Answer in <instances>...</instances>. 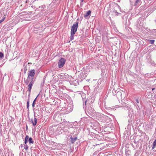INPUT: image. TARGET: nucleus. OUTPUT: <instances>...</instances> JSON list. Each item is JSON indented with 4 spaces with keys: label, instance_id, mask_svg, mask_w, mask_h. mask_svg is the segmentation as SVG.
Listing matches in <instances>:
<instances>
[{
    "label": "nucleus",
    "instance_id": "cd10ccee",
    "mask_svg": "<svg viewBox=\"0 0 156 156\" xmlns=\"http://www.w3.org/2000/svg\"><path fill=\"white\" fill-rule=\"evenodd\" d=\"M136 103H139V100H138V99H136Z\"/></svg>",
    "mask_w": 156,
    "mask_h": 156
},
{
    "label": "nucleus",
    "instance_id": "c9c22d12",
    "mask_svg": "<svg viewBox=\"0 0 156 156\" xmlns=\"http://www.w3.org/2000/svg\"><path fill=\"white\" fill-rule=\"evenodd\" d=\"M27 64H28V65H29V64H30L29 63H28Z\"/></svg>",
    "mask_w": 156,
    "mask_h": 156
},
{
    "label": "nucleus",
    "instance_id": "c756f323",
    "mask_svg": "<svg viewBox=\"0 0 156 156\" xmlns=\"http://www.w3.org/2000/svg\"><path fill=\"white\" fill-rule=\"evenodd\" d=\"M115 107H116L115 108H117L119 107V106L118 105H117V106L116 105Z\"/></svg>",
    "mask_w": 156,
    "mask_h": 156
},
{
    "label": "nucleus",
    "instance_id": "f03ea898",
    "mask_svg": "<svg viewBox=\"0 0 156 156\" xmlns=\"http://www.w3.org/2000/svg\"><path fill=\"white\" fill-rule=\"evenodd\" d=\"M76 70L77 73H80L79 76L82 79H85L87 76V75L90 72V70L89 69H82L80 70V69H78Z\"/></svg>",
    "mask_w": 156,
    "mask_h": 156
},
{
    "label": "nucleus",
    "instance_id": "4be33fe9",
    "mask_svg": "<svg viewBox=\"0 0 156 156\" xmlns=\"http://www.w3.org/2000/svg\"><path fill=\"white\" fill-rule=\"evenodd\" d=\"M24 149L26 150H28L29 147L28 146L27 144L24 145Z\"/></svg>",
    "mask_w": 156,
    "mask_h": 156
},
{
    "label": "nucleus",
    "instance_id": "1a4fd4ad",
    "mask_svg": "<svg viewBox=\"0 0 156 156\" xmlns=\"http://www.w3.org/2000/svg\"><path fill=\"white\" fill-rule=\"evenodd\" d=\"M91 13V11L90 10L87 11L86 13L85 14L84 17L86 18H87V17L88 16L90 15Z\"/></svg>",
    "mask_w": 156,
    "mask_h": 156
},
{
    "label": "nucleus",
    "instance_id": "f257e3e1",
    "mask_svg": "<svg viewBox=\"0 0 156 156\" xmlns=\"http://www.w3.org/2000/svg\"><path fill=\"white\" fill-rule=\"evenodd\" d=\"M35 71L34 69H31L28 72L27 78L25 81L26 85H28V90L29 91L28 97L29 98L32 87L34 83L35 79L34 76L35 74Z\"/></svg>",
    "mask_w": 156,
    "mask_h": 156
},
{
    "label": "nucleus",
    "instance_id": "f8f14e48",
    "mask_svg": "<svg viewBox=\"0 0 156 156\" xmlns=\"http://www.w3.org/2000/svg\"><path fill=\"white\" fill-rule=\"evenodd\" d=\"M104 79V78L103 77H102L101 78H100L98 81V84H100L102 82H103Z\"/></svg>",
    "mask_w": 156,
    "mask_h": 156
},
{
    "label": "nucleus",
    "instance_id": "f704fd0d",
    "mask_svg": "<svg viewBox=\"0 0 156 156\" xmlns=\"http://www.w3.org/2000/svg\"><path fill=\"white\" fill-rule=\"evenodd\" d=\"M155 34L156 35V31L155 32Z\"/></svg>",
    "mask_w": 156,
    "mask_h": 156
},
{
    "label": "nucleus",
    "instance_id": "9b49d317",
    "mask_svg": "<svg viewBox=\"0 0 156 156\" xmlns=\"http://www.w3.org/2000/svg\"><path fill=\"white\" fill-rule=\"evenodd\" d=\"M87 110L88 112L89 111L90 112H93L94 109L91 106H89L88 107Z\"/></svg>",
    "mask_w": 156,
    "mask_h": 156
},
{
    "label": "nucleus",
    "instance_id": "f3484780",
    "mask_svg": "<svg viewBox=\"0 0 156 156\" xmlns=\"http://www.w3.org/2000/svg\"><path fill=\"white\" fill-rule=\"evenodd\" d=\"M29 98L27 101V108L29 109Z\"/></svg>",
    "mask_w": 156,
    "mask_h": 156
},
{
    "label": "nucleus",
    "instance_id": "423d86ee",
    "mask_svg": "<svg viewBox=\"0 0 156 156\" xmlns=\"http://www.w3.org/2000/svg\"><path fill=\"white\" fill-rule=\"evenodd\" d=\"M36 114L37 113H36L35 112H34V121L33 119H31V122L34 126H35L36 125L37 122V116L36 115Z\"/></svg>",
    "mask_w": 156,
    "mask_h": 156
},
{
    "label": "nucleus",
    "instance_id": "6e6552de",
    "mask_svg": "<svg viewBox=\"0 0 156 156\" xmlns=\"http://www.w3.org/2000/svg\"><path fill=\"white\" fill-rule=\"evenodd\" d=\"M77 137H73V136H71L70 137V141H71V142L72 144H73L77 140Z\"/></svg>",
    "mask_w": 156,
    "mask_h": 156
},
{
    "label": "nucleus",
    "instance_id": "c85d7f7f",
    "mask_svg": "<svg viewBox=\"0 0 156 156\" xmlns=\"http://www.w3.org/2000/svg\"><path fill=\"white\" fill-rule=\"evenodd\" d=\"M24 147V146H23V144H21V145H20V147Z\"/></svg>",
    "mask_w": 156,
    "mask_h": 156
},
{
    "label": "nucleus",
    "instance_id": "2eb2a0df",
    "mask_svg": "<svg viewBox=\"0 0 156 156\" xmlns=\"http://www.w3.org/2000/svg\"><path fill=\"white\" fill-rule=\"evenodd\" d=\"M29 142L30 144H33L34 143V142L32 140V139L31 137H30L29 139Z\"/></svg>",
    "mask_w": 156,
    "mask_h": 156
},
{
    "label": "nucleus",
    "instance_id": "7ed1b4c3",
    "mask_svg": "<svg viewBox=\"0 0 156 156\" xmlns=\"http://www.w3.org/2000/svg\"><path fill=\"white\" fill-rule=\"evenodd\" d=\"M69 81L70 84L72 85L76 86L79 84L78 80L75 79L72 77H70V78L69 79Z\"/></svg>",
    "mask_w": 156,
    "mask_h": 156
},
{
    "label": "nucleus",
    "instance_id": "dca6fc26",
    "mask_svg": "<svg viewBox=\"0 0 156 156\" xmlns=\"http://www.w3.org/2000/svg\"><path fill=\"white\" fill-rule=\"evenodd\" d=\"M75 34L74 33H71V36H70V40L71 41H72L74 39V35Z\"/></svg>",
    "mask_w": 156,
    "mask_h": 156
},
{
    "label": "nucleus",
    "instance_id": "0eeeda50",
    "mask_svg": "<svg viewBox=\"0 0 156 156\" xmlns=\"http://www.w3.org/2000/svg\"><path fill=\"white\" fill-rule=\"evenodd\" d=\"M125 93L123 92V93L122 94L120 91H118L117 93V96L118 98L120 97L121 99H122V98H124V97L123 96V95H124Z\"/></svg>",
    "mask_w": 156,
    "mask_h": 156
},
{
    "label": "nucleus",
    "instance_id": "39448f33",
    "mask_svg": "<svg viewBox=\"0 0 156 156\" xmlns=\"http://www.w3.org/2000/svg\"><path fill=\"white\" fill-rule=\"evenodd\" d=\"M66 61V59L63 58H61L59 59L58 63L59 68L63 67Z\"/></svg>",
    "mask_w": 156,
    "mask_h": 156
},
{
    "label": "nucleus",
    "instance_id": "5701e85b",
    "mask_svg": "<svg viewBox=\"0 0 156 156\" xmlns=\"http://www.w3.org/2000/svg\"><path fill=\"white\" fill-rule=\"evenodd\" d=\"M154 40H150V42L151 44H153L154 42Z\"/></svg>",
    "mask_w": 156,
    "mask_h": 156
},
{
    "label": "nucleus",
    "instance_id": "4468645a",
    "mask_svg": "<svg viewBox=\"0 0 156 156\" xmlns=\"http://www.w3.org/2000/svg\"><path fill=\"white\" fill-rule=\"evenodd\" d=\"M156 146V139L154 141V142L153 143L152 149H153Z\"/></svg>",
    "mask_w": 156,
    "mask_h": 156
},
{
    "label": "nucleus",
    "instance_id": "ddd939ff",
    "mask_svg": "<svg viewBox=\"0 0 156 156\" xmlns=\"http://www.w3.org/2000/svg\"><path fill=\"white\" fill-rule=\"evenodd\" d=\"M141 0H136L134 5V6H136L140 3Z\"/></svg>",
    "mask_w": 156,
    "mask_h": 156
},
{
    "label": "nucleus",
    "instance_id": "e433bc0d",
    "mask_svg": "<svg viewBox=\"0 0 156 156\" xmlns=\"http://www.w3.org/2000/svg\"><path fill=\"white\" fill-rule=\"evenodd\" d=\"M26 127H27V126Z\"/></svg>",
    "mask_w": 156,
    "mask_h": 156
},
{
    "label": "nucleus",
    "instance_id": "aec40b11",
    "mask_svg": "<svg viewBox=\"0 0 156 156\" xmlns=\"http://www.w3.org/2000/svg\"><path fill=\"white\" fill-rule=\"evenodd\" d=\"M113 12L115 13V15L116 16H118L119 14V13L118 12H117V11L116 10H114L113 11Z\"/></svg>",
    "mask_w": 156,
    "mask_h": 156
},
{
    "label": "nucleus",
    "instance_id": "bb28decb",
    "mask_svg": "<svg viewBox=\"0 0 156 156\" xmlns=\"http://www.w3.org/2000/svg\"><path fill=\"white\" fill-rule=\"evenodd\" d=\"M156 31V29H153L152 30V32H153L154 33H155V32Z\"/></svg>",
    "mask_w": 156,
    "mask_h": 156
},
{
    "label": "nucleus",
    "instance_id": "b1692460",
    "mask_svg": "<svg viewBox=\"0 0 156 156\" xmlns=\"http://www.w3.org/2000/svg\"><path fill=\"white\" fill-rule=\"evenodd\" d=\"M5 17H2V19L0 20V24L4 20H5Z\"/></svg>",
    "mask_w": 156,
    "mask_h": 156
},
{
    "label": "nucleus",
    "instance_id": "a211bd4d",
    "mask_svg": "<svg viewBox=\"0 0 156 156\" xmlns=\"http://www.w3.org/2000/svg\"><path fill=\"white\" fill-rule=\"evenodd\" d=\"M37 98V97L33 101V103H32V107L33 108H34L35 106V103L36 101Z\"/></svg>",
    "mask_w": 156,
    "mask_h": 156
},
{
    "label": "nucleus",
    "instance_id": "473e14b6",
    "mask_svg": "<svg viewBox=\"0 0 156 156\" xmlns=\"http://www.w3.org/2000/svg\"><path fill=\"white\" fill-rule=\"evenodd\" d=\"M154 89H155V88H152V90H154Z\"/></svg>",
    "mask_w": 156,
    "mask_h": 156
},
{
    "label": "nucleus",
    "instance_id": "a878e982",
    "mask_svg": "<svg viewBox=\"0 0 156 156\" xmlns=\"http://www.w3.org/2000/svg\"><path fill=\"white\" fill-rule=\"evenodd\" d=\"M27 138H25V142H24L25 145L26 144H27V142H28L27 141Z\"/></svg>",
    "mask_w": 156,
    "mask_h": 156
},
{
    "label": "nucleus",
    "instance_id": "393cba45",
    "mask_svg": "<svg viewBox=\"0 0 156 156\" xmlns=\"http://www.w3.org/2000/svg\"><path fill=\"white\" fill-rule=\"evenodd\" d=\"M25 138H27V142H29V136L28 135H26Z\"/></svg>",
    "mask_w": 156,
    "mask_h": 156
},
{
    "label": "nucleus",
    "instance_id": "7c9ffc66",
    "mask_svg": "<svg viewBox=\"0 0 156 156\" xmlns=\"http://www.w3.org/2000/svg\"><path fill=\"white\" fill-rule=\"evenodd\" d=\"M27 63H25L24 64V66L25 65L27 66Z\"/></svg>",
    "mask_w": 156,
    "mask_h": 156
},
{
    "label": "nucleus",
    "instance_id": "412c9836",
    "mask_svg": "<svg viewBox=\"0 0 156 156\" xmlns=\"http://www.w3.org/2000/svg\"><path fill=\"white\" fill-rule=\"evenodd\" d=\"M4 57L3 54L1 52H0V58H3Z\"/></svg>",
    "mask_w": 156,
    "mask_h": 156
},
{
    "label": "nucleus",
    "instance_id": "9d476101",
    "mask_svg": "<svg viewBox=\"0 0 156 156\" xmlns=\"http://www.w3.org/2000/svg\"><path fill=\"white\" fill-rule=\"evenodd\" d=\"M83 98V106H84V105L85 106L86 105V103H88L89 101L88 100H86V99L85 98Z\"/></svg>",
    "mask_w": 156,
    "mask_h": 156
},
{
    "label": "nucleus",
    "instance_id": "72a5a7b5",
    "mask_svg": "<svg viewBox=\"0 0 156 156\" xmlns=\"http://www.w3.org/2000/svg\"><path fill=\"white\" fill-rule=\"evenodd\" d=\"M82 4L83 5V4L81 2L80 5H81Z\"/></svg>",
    "mask_w": 156,
    "mask_h": 156
},
{
    "label": "nucleus",
    "instance_id": "20e7f679",
    "mask_svg": "<svg viewBox=\"0 0 156 156\" xmlns=\"http://www.w3.org/2000/svg\"><path fill=\"white\" fill-rule=\"evenodd\" d=\"M78 22H76L75 23L73 24L71 28V33L73 34L75 33L78 28Z\"/></svg>",
    "mask_w": 156,
    "mask_h": 156
},
{
    "label": "nucleus",
    "instance_id": "2f4dec72",
    "mask_svg": "<svg viewBox=\"0 0 156 156\" xmlns=\"http://www.w3.org/2000/svg\"><path fill=\"white\" fill-rule=\"evenodd\" d=\"M81 2H83L84 0H80Z\"/></svg>",
    "mask_w": 156,
    "mask_h": 156
},
{
    "label": "nucleus",
    "instance_id": "6ab92c4d",
    "mask_svg": "<svg viewBox=\"0 0 156 156\" xmlns=\"http://www.w3.org/2000/svg\"><path fill=\"white\" fill-rule=\"evenodd\" d=\"M36 112V113H37L36 114V115L37 116H37H39L40 115V113L39 112L38 110H36V111L35 112Z\"/></svg>",
    "mask_w": 156,
    "mask_h": 156
}]
</instances>
